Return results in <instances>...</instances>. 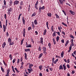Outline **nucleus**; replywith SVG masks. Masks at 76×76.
<instances>
[{"label": "nucleus", "instance_id": "obj_15", "mask_svg": "<svg viewBox=\"0 0 76 76\" xmlns=\"http://www.w3.org/2000/svg\"><path fill=\"white\" fill-rule=\"evenodd\" d=\"M31 25L32 26V29H34V28H35V25H34V22H31Z\"/></svg>", "mask_w": 76, "mask_h": 76}, {"label": "nucleus", "instance_id": "obj_9", "mask_svg": "<svg viewBox=\"0 0 76 76\" xmlns=\"http://www.w3.org/2000/svg\"><path fill=\"white\" fill-rule=\"evenodd\" d=\"M25 18H23V17H22V21H23V24L25 25Z\"/></svg>", "mask_w": 76, "mask_h": 76}, {"label": "nucleus", "instance_id": "obj_25", "mask_svg": "<svg viewBox=\"0 0 76 76\" xmlns=\"http://www.w3.org/2000/svg\"><path fill=\"white\" fill-rule=\"evenodd\" d=\"M48 22H47L46 23V26L47 27V28L48 29H49V27H48Z\"/></svg>", "mask_w": 76, "mask_h": 76}, {"label": "nucleus", "instance_id": "obj_22", "mask_svg": "<svg viewBox=\"0 0 76 76\" xmlns=\"http://www.w3.org/2000/svg\"><path fill=\"white\" fill-rule=\"evenodd\" d=\"M10 45H13L14 44V42H9L8 43Z\"/></svg>", "mask_w": 76, "mask_h": 76}, {"label": "nucleus", "instance_id": "obj_47", "mask_svg": "<svg viewBox=\"0 0 76 76\" xmlns=\"http://www.w3.org/2000/svg\"><path fill=\"white\" fill-rule=\"evenodd\" d=\"M39 3V2H38V0L36 2V4H35V5H36V6H37L38 4Z\"/></svg>", "mask_w": 76, "mask_h": 76}, {"label": "nucleus", "instance_id": "obj_6", "mask_svg": "<svg viewBox=\"0 0 76 76\" xmlns=\"http://www.w3.org/2000/svg\"><path fill=\"white\" fill-rule=\"evenodd\" d=\"M26 35V31H25V28H24L23 30V36L24 37H25Z\"/></svg>", "mask_w": 76, "mask_h": 76}, {"label": "nucleus", "instance_id": "obj_21", "mask_svg": "<svg viewBox=\"0 0 76 76\" xmlns=\"http://www.w3.org/2000/svg\"><path fill=\"white\" fill-rule=\"evenodd\" d=\"M34 23L35 25H37L38 24V22H37V20H35L34 21Z\"/></svg>", "mask_w": 76, "mask_h": 76}, {"label": "nucleus", "instance_id": "obj_44", "mask_svg": "<svg viewBox=\"0 0 76 76\" xmlns=\"http://www.w3.org/2000/svg\"><path fill=\"white\" fill-rule=\"evenodd\" d=\"M62 24L63 25H64V26H66V27H67V24H66V23H64L63 22L62 23Z\"/></svg>", "mask_w": 76, "mask_h": 76}, {"label": "nucleus", "instance_id": "obj_17", "mask_svg": "<svg viewBox=\"0 0 76 76\" xmlns=\"http://www.w3.org/2000/svg\"><path fill=\"white\" fill-rule=\"evenodd\" d=\"M43 50L44 52H45L47 51V48L45 47H43Z\"/></svg>", "mask_w": 76, "mask_h": 76}, {"label": "nucleus", "instance_id": "obj_24", "mask_svg": "<svg viewBox=\"0 0 76 76\" xmlns=\"http://www.w3.org/2000/svg\"><path fill=\"white\" fill-rule=\"evenodd\" d=\"M47 15L49 17H51L52 14H51V13L49 12L47 13Z\"/></svg>", "mask_w": 76, "mask_h": 76}, {"label": "nucleus", "instance_id": "obj_62", "mask_svg": "<svg viewBox=\"0 0 76 76\" xmlns=\"http://www.w3.org/2000/svg\"><path fill=\"white\" fill-rule=\"evenodd\" d=\"M70 63V59H68L67 60V63Z\"/></svg>", "mask_w": 76, "mask_h": 76}, {"label": "nucleus", "instance_id": "obj_26", "mask_svg": "<svg viewBox=\"0 0 76 76\" xmlns=\"http://www.w3.org/2000/svg\"><path fill=\"white\" fill-rule=\"evenodd\" d=\"M52 36L53 37L56 36V31H54V32L52 34Z\"/></svg>", "mask_w": 76, "mask_h": 76}, {"label": "nucleus", "instance_id": "obj_54", "mask_svg": "<svg viewBox=\"0 0 76 76\" xmlns=\"http://www.w3.org/2000/svg\"><path fill=\"white\" fill-rule=\"evenodd\" d=\"M15 61H16V58L14 59L12 61L13 63H15Z\"/></svg>", "mask_w": 76, "mask_h": 76}, {"label": "nucleus", "instance_id": "obj_14", "mask_svg": "<svg viewBox=\"0 0 76 76\" xmlns=\"http://www.w3.org/2000/svg\"><path fill=\"white\" fill-rule=\"evenodd\" d=\"M64 56V51H62L61 53V56L62 58L63 57V56Z\"/></svg>", "mask_w": 76, "mask_h": 76}, {"label": "nucleus", "instance_id": "obj_32", "mask_svg": "<svg viewBox=\"0 0 76 76\" xmlns=\"http://www.w3.org/2000/svg\"><path fill=\"white\" fill-rule=\"evenodd\" d=\"M24 38H23V39H22L21 41V45H22L23 44V41H24Z\"/></svg>", "mask_w": 76, "mask_h": 76}, {"label": "nucleus", "instance_id": "obj_50", "mask_svg": "<svg viewBox=\"0 0 76 76\" xmlns=\"http://www.w3.org/2000/svg\"><path fill=\"white\" fill-rule=\"evenodd\" d=\"M34 8H35L36 9H37V10H38V6L36 5H35Z\"/></svg>", "mask_w": 76, "mask_h": 76}, {"label": "nucleus", "instance_id": "obj_10", "mask_svg": "<svg viewBox=\"0 0 76 76\" xmlns=\"http://www.w3.org/2000/svg\"><path fill=\"white\" fill-rule=\"evenodd\" d=\"M44 31L43 32V35H46V34L47 33V31L46 29H45V30H44Z\"/></svg>", "mask_w": 76, "mask_h": 76}, {"label": "nucleus", "instance_id": "obj_11", "mask_svg": "<svg viewBox=\"0 0 76 76\" xmlns=\"http://www.w3.org/2000/svg\"><path fill=\"white\" fill-rule=\"evenodd\" d=\"M13 10V8H10L9 9L7 10L8 12H12Z\"/></svg>", "mask_w": 76, "mask_h": 76}, {"label": "nucleus", "instance_id": "obj_31", "mask_svg": "<svg viewBox=\"0 0 76 76\" xmlns=\"http://www.w3.org/2000/svg\"><path fill=\"white\" fill-rule=\"evenodd\" d=\"M42 55H43V53H41L39 55V57H38L39 58H41L42 56Z\"/></svg>", "mask_w": 76, "mask_h": 76}, {"label": "nucleus", "instance_id": "obj_45", "mask_svg": "<svg viewBox=\"0 0 76 76\" xmlns=\"http://www.w3.org/2000/svg\"><path fill=\"white\" fill-rule=\"evenodd\" d=\"M3 62L5 66H6V67H7V64H6V63H5V62H4V61H3Z\"/></svg>", "mask_w": 76, "mask_h": 76}, {"label": "nucleus", "instance_id": "obj_3", "mask_svg": "<svg viewBox=\"0 0 76 76\" xmlns=\"http://www.w3.org/2000/svg\"><path fill=\"white\" fill-rule=\"evenodd\" d=\"M3 28L4 32H5L6 31V29H7V27L6 26H5L4 24H3Z\"/></svg>", "mask_w": 76, "mask_h": 76}, {"label": "nucleus", "instance_id": "obj_56", "mask_svg": "<svg viewBox=\"0 0 76 76\" xmlns=\"http://www.w3.org/2000/svg\"><path fill=\"white\" fill-rule=\"evenodd\" d=\"M54 60H55V58H52V60L53 63H54Z\"/></svg>", "mask_w": 76, "mask_h": 76}, {"label": "nucleus", "instance_id": "obj_27", "mask_svg": "<svg viewBox=\"0 0 76 76\" xmlns=\"http://www.w3.org/2000/svg\"><path fill=\"white\" fill-rule=\"evenodd\" d=\"M22 15V14L21 13H20V14L19 15L18 18V20H20V17Z\"/></svg>", "mask_w": 76, "mask_h": 76}, {"label": "nucleus", "instance_id": "obj_16", "mask_svg": "<svg viewBox=\"0 0 76 76\" xmlns=\"http://www.w3.org/2000/svg\"><path fill=\"white\" fill-rule=\"evenodd\" d=\"M34 65H33V64H30L28 66V68H29V69H32V67Z\"/></svg>", "mask_w": 76, "mask_h": 76}, {"label": "nucleus", "instance_id": "obj_64", "mask_svg": "<svg viewBox=\"0 0 76 76\" xmlns=\"http://www.w3.org/2000/svg\"><path fill=\"white\" fill-rule=\"evenodd\" d=\"M70 42H71V44L72 43H73V39H72L71 40Z\"/></svg>", "mask_w": 76, "mask_h": 76}, {"label": "nucleus", "instance_id": "obj_2", "mask_svg": "<svg viewBox=\"0 0 76 76\" xmlns=\"http://www.w3.org/2000/svg\"><path fill=\"white\" fill-rule=\"evenodd\" d=\"M19 3V1L18 0H15L14 2V5H17Z\"/></svg>", "mask_w": 76, "mask_h": 76}, {"label": "nucleus", "instance_id": "obj_49", "mask_svg": "<svg viewBox=\"0 0 76 76\" xmlns=\"http://www.w3.org/2000/svg\"><path fill=\"white\" fill-rule=\"evenodd\" d=\"M9 33L8 32V31L6 33V36L7 37H9Z\"/></svg>", "mask_w": 76, "mask_h": 76}, {"label": "nucleus", "instance_id": "obj_23", "mask_svg": "<svg viewBox=\"0 0 76 76\" xmlns=\"http://www.w3.org/2000/svg\"><path fill=\"white\" fill-rule=\"evenodd\" d=\"M52 40L53 42L54 45H56V40H55V39H54V38H53V39Z\"/></svg>", "mask_w": 76, "mask_h": 76}, {"label": "nucleus", "instance_id": "obj_58", "mask_svg": "<svg viewBox=\"0 0 76 76\" xmlns=\"http://www.w3.org/2000/svg\"><path fill=\"white\" fill-rule=\"evenodd\" d=\"M7 14L8 15H10L11 14V13L10 12H9V11H8V12H7Z\"/></svg>", "mask_w": 76, "mask_h": 76}, {"label": "nucleus", "instance_id": "obj_38", "mask_svg": "<svg viewBox=\"0 0 76 76\" xmlns=\"http://www.w3.org/2000/svg\"><path fill=\"white\" fill-rule=\"evenodd\" d=\"M36 16V12H34V13L32 14L31 17H33V16Z\"/></svg>", "mask_w": 76, "mask_h": 76}, {"label": "nucleus", "instance_id": "obj_37", "mask_svg": "<svg viewBox=\"0 0 76 76\" xmlns=\"http://www.w3.org/2000/svg\"><path fill=\"white\" fill-rule=\"evenodd\" d=\"M58 61V59L57 58L54 61L53 63H54V64H56V63H57Z\"/></svg>", "mask_w": 76, "mask_h": 76}, {"label": "nucleus", "instance_id": "obj_60", "mask_svg": "<svg viewBox=\"0 0 76 76\" xmlns=\"http://www.w3.org/2000/svg\"><path fill=\"white\" fill-rule=\"evenodd\" d=\"M13 4V2H10V6H12Z\"/></svg>", "mask_w": 76, "mask_h": 76}, {"label": "nucleus", "instance_id": "obj_5", "mask_svg": "<svg viewBox=\"0 0 76 76\" xmlns=\"http://www.w3.org/2000/svg\"><path fill=\"white\" fill-rule=\"evenodd\" d=\"M63 66L64 70H66L67 69V67L66 66V63H64L63 65Z\"/></svg>", "mask_w": 76, "mask_h": 76}, {"label": "nucleus", "instance_id": "obj_53", "mask_svg": "<svg viewBox=\"0 0 76 76\" xmlns=\"http://www.w3.org/2000/svg\"><path fill=\"white\" fill-rule=\"evenodd\" d=\"M4 3L5 6H6V1L5 0H4Z\"/></svg>", "mask_w": 76, "mask_h": 76}, {"label": "nucleus", "instance_id": "obj_40", "mask_svg": "<svg viewBox=\"0 0 76 76\" xmlns=\"http://www.w3.org/2000/svg\"><path fill=\"white\" fill-rule=\"evenodd\" d=\"M1 71H2V72H3V73H4V69L3 68V67H2V66H1Z\"/></svg>", "mask_w": 76, "mask_h": 76}, {"label": "nucleus", "instance_id": "obj_63", "mask_svg": "<svg viewBox=\"0 0 76 76\" xmlns=\"http://www.w3.org/2000/svg\"><path fill=\"white\" fill-rule=\"evenodd\" d=\"M23 65H21V66L20 67V69H23Z\"/></svg>", "mask_w": 76, "mask_h": 76}, {"label": "nucleus", "instance_id": "obj_46", "mask_svg": "<svg viewBox=\"0 0 76 76\" xmlns=\"http://www.w3.org/2000/svg\"><path fill=\"white\" fill-rule=\"evenodd\" d=\"M19 62H20V59H18L17 63V64H19Z\"/></svg>", "mask_w": 76, "mask_h": 76}, {"label": "nucleus", "instance_id": "obj_19", "mask_svg": "<svg viewBox=\"0 0 76 76\" xmlns=\"http://www.w3.org/2000/svg\"><path fill=\"white\" fill-rule=\"evenodd\" d=\"M24 50L25 52H28V51H30V49L29 48H28L27 49H25Z\"/></svg>", "mask_w": 76, "mask_h": 76}, {"label": "nucleus", "instance_id": "obj_30", "mask_svg": "<svg viewBox=\"0 0 76 76\" xmlns=\"http://www.w3.org/2000/svg\"><path fill=\"white\" fill-rule=\"evenodd\" d=\"M55 16H56V18H58V19H60V17H59V16H58V15L57 14H56L55 15Z\"/></svg>", "mask_w": 76, "mask_h": 76}, {"label": "nucleus", "instance_id": "obj_29", "mask_svg": "<svg viewBox=\"0 0 76 76\" xmlns=\"http://www.w3.org/2000/svg\"><path fill=\"white\" fill-rule=\"evenodd\" d=\"M32 47V46H31V45L29 44L28 45H27L26 46V48H31Z\"/></svg>", "mask_w": 76, "mask_h": 76}, {"label": "nucleus", "instance_id": "obj_48", "mask_svg": "<svg viewBox=\"0 0 76 76\" xmlns=\"http://www.w3.org/2000/svg\"><path fill=\"white\" fill-rule=\"evenodd\" d=\"M38 49L39 50V51H41V50H42L41 47L40 46H39V48H38Z\"/></svg>", "mask_w": 76, "mask_h": 76}, {"label": "nucleus", "instance_id": "obj_20", "mask_svg": "<svg viewBox=\"0 0 76 76\" xmlns=\"http://www.w3.org/2000/svg\"><path fill=\"white\" fill-rule=\"evenodd\" d=\"M9 57L10 60H12V59H13L12 57V54H10V55L9 56Z\"/></svg>", "mask_w": 76, "mask_h": 76}, {"label": "nucleus", "instance_id": "obj_51", "mask_svg": "<svg viewBox=\"0 0 76 76\" xmlns=\"http://www.w3.org/2000/svg\"><path fill=\"white\" fill-rule=\"evenodd\" d=\"M0 28H2V24H1V22L0 21Z\"/></svg>", "mask_w": 76, "mask_h": 76}, {"label": "nucleus", "instance_id": "obj_52", "mask_svg": "<svg viewBox=\"0 0 76 76\" xmlns=\"http://www.w3.org/2000/svg\"><path fill=\"white\" fill-rule=\"evenodd\" d=\"M72 45H71L69 48V50H72Z\"/></svg>", "mask_w": 76, "mask_h": 76}, {"label": "nucleus", "instance_id": "obj_57", "mask_svg": "<svg viewBox=\"0 0 76 76\" xmlns=\"http://www.w3.org/2000/svg\"><path fill=\"white\" fill-rule=\"evenodd\" d=\"M32 29V28H31V27H29L28 28V31H30V30H31Z\"/></svg>", "mask_w": 76, "mask_h": 76}, {"label": "nucleus", "instance_id": "obj_4", "mask_svg": "<svg viewBox=\"0 0 76 76\" xmlns=\"http://www.w3.org/2000/svg\"><path fill=\"white\" fill-rule=\"evenodd\" d=\"M40 42H39V43H40L42 44H43L44 43V42L43 41V38L42 37H41L40 38Z\"/></svg>", "mask_w": 76, "mask_h": 76}, {"label": "nucleus", "instance_id": "obj_34", "mask_svg": "<svg viewBox=\"0 0 76 76\" xmlns=\"http://www.w3.org/2000/svg\"><path fill=\"white\" fill-rule=\"evenodd\" d=\"M39 68L40 70H42V65L40 66L39 67Z\"/></svg>", "mask_w": 76, "mask_h": 76}, {"label": "nucleus", "instance_id": "obj_28", "mask_svg": "<svg viewBox=\"0 0 76 76\" xmlns=\"http://www.w3.org/2000/svg\"><path fill=\"white\" fill-rule=\"evenodd\" d=\"M25 55V58L26 60H27V54L26 53H24Z\"/></svg>", "mask_w": 76, "mask_h": 76}, {"label": "nucleus", "instance_id": "obj_1", "mask_svg": "<svg viewBox=\"0 0 76 76\" xmlns=\"http://www.w3.org/2000/svg\"><path fill=\"white\" fill-rule=\"evenodd\" d=\"M39 13H41V11H42V10H44L45 9V6H43L42 7H41V6H40L39 7Z\"/></svg>", "mask_w": 76, "mask_h": 76}, {"label": "nucleus", "instance_id": "obj_59", "mask_svg": "<svg viewBox=\"0 0 76 76\" xmlns=\"http://www.w3.org/2000/svg\"><path fill=\"white\" fill-rule=\"evenodd\" d=\"M56 58H61V57H60L59 56H58L57 55H56Z\"/></svg>", "mask_w": 76, "mask_h": 76}, {"label": "nucleus", "instance_id": "obj_13", "mask_svg": "<svg viewBox=\"0 0 76 76\" xmlns=\"http://www.w3.org/2000/svg\"><path fill=\"white\" fill-rule=\"evenodd\" d=\"M69 12L70 13H71V14H72V15H75V12H73V11L71 10H69Z\"/></svg>", "mask_w": 76, "mask_h": 76}, {"label": "nucleus", "instance_id": "obj_7", "mask_svg": "<svg viewBox=\"0 0 76 76\" xmlns=\"http://www.w3.org/2000/svg\"><path fill=\"white\" fill-rule=\"evenodd\" d=\"M59 1L61 4H63V1L64 2H65V1H66V0H59Z\"/></svg>", "mask_w": 76, "mask_h": 76}, {"label": "nucleus", "instance_id": "obj_41", "mask_svg": "<svg viewBox=\"0 0 76 76\" xmlns=\"http://www.w3.org/2000/svg\"><path fill=\"white\" fill-rule=\"evenodd\" d=\"M69 37L72 39H75V37H73V36L72 34L70 35Z\"/></svg>", "mask_w": 76, "mask_h": 76}, {"label": "nucleus", "instance_id": "obj_8", "mask_svg": "<svg viewBox=\"0 0 76 76\" xmlns=\"http://www.w3.org/2000/svg\"><path fill=\"white\" fill-rule=\"evenodd\" d=\"M27 70L28 71L29 73H31V72H32V71H33V69L32 68L30 69H27Z\"/></svg>", "mask_w": 76, "mask_h": 76}, {"label": "nucleus", "instance_id": "obj_35", "mask_svg": "<svg viewBox=\"0 0 76 76\" xmlns=\"http://www.w3.org/2000/svg\"><path fill=\"white\" fill-rule=\"evenodd\" d=\"M51 29L52 32H54V26H52L51 27Z\"/></svg>", "mask_w": 76, "mask_h": 76}, {"label": "nucleus", "instance_id": "obj_42", "mask_svg": "<svg viewBox=\"0 0 76 76\" xmlns=\"http://www.w3.org/2000/svg\"><path fill=\"white\" fill-rule=\"evenodd\" d=\"M8 43L12 42V39H11L10 38H9L8 39Z\"/></svg>", "mask_w": 76, "mask_h": 76}, {"label": "nucleus", "instance_id": "obj_33", "mask_svg": "<svg viewBox=\"0 0 76 76\" xmlns=\"http://www.w3.org/2000/svg\"><path fill=\"white\" fill-rule=\"evenodd\" d=\"M59 38H60V37L58 36H57L56 38V41L57 42H58V40H59Z\"/></svg>", "mask_w": 76, "mask_h": 76}, {"label": "nucleus", "instance_id": "obj_12", "mask_svg": "<svg viewBox=\"0 0 76 76\" xmlns=\"http://www.w3.org/2000/svg\"><path fill=\"white\" fill-rule=\"evenodd\" d=\"M59 70H63V67L61 65H60L59 66Z\"/></svg>", "mask_w": 76, "mask_h": 76}, {"label": "nucleus", "instance_id": "obj_55", "mask_svg": "<svg viewBox=\"0 0 76 76\" xmlns=\"http://www.w3.org/2000/svg\"><path fill=\"white\" fill-rule=\"evenodd\" d=\"M66 66L67 67L68 69H70V65H69V64H67L66 65Z\"/></svg>", "mask_w": 76, "mask_h": 76}, {"label": "nucleus", "instance_id": "obj_39", "mask_svg": "<svg viewBox=\"0 0 76 76\" xmlns=\"http://www.w3.org/2000/svg\"><path fill=\"white\" fill-rule=\"evenodd\" d=\"M7 75H9V72H10V69H7Z\"/></svg>", "mask_w": 76, "mask_h": 76}, {"label": "nucleus", "instance_id": "obj_36", "mask_svg": "<svg viewBox=\"0 0 76 76\" xmlns=\"http://www.w3.org/2000/svg\"><path fill=\"white\" fill-rule=\"evenodd\" d=\"M48 46L49 47V48L51 49V44L50 42H49L48 44Z\"/></svg>", "mask_w": 76, "mask_h": 76}, {"label": "nucleus", "instance_id": "obj_43", "mask_svg": "<svg viewBox=\"0 0 76 76\" xmlns=\"http://www.w3.org/2000/svg\"><path fill=\"white\" fill-rule=\"evenodd\" d=\"M23 8V6H22L21 5H20L19 6V8L20 10H21L22 9V8Z\"/></svg>", "mask_w": 76, "mask_h": 76}, {"label": "nucleus", "instance_id": "obj_18", "mask_svg": "<svg viewBox=\"0 0 76 76\" xmlns=\"http://www.w3.org/2000/svg\"><path fill=\"white\" fill-rule=\"evenodd\" d=\"M6 45V42H4L2 45L3 48H4Z\"/></svg>", "mask_w": 76, "mask_h": 76}, {"label": "nucleus", "instance_id": "obj_61", "mask_svg": "<svg viewBox=\"0 0 76 76\" xmlns=\"http://www.w3.org/2000/svg\"><path fill=\"white\" fill-rule=\"evenodd\" d=\"M4 18L5 19L7 18V15H6V14H4Z\"/></svg>", "mask_w": 76, "mask_h": 76}]
</instances>
